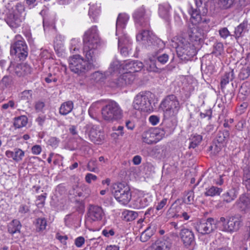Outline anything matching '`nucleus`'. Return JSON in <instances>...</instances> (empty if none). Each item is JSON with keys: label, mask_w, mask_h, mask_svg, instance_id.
<instances>
[{"label": "nucleus", "mask_w": 250, "mask_h": 250, "mask_svg": "<svg viewBox=\"0 0 250 250\" xmlns=\"http://www.w3.org/2000/svg\"><path fill=\"white\" fill-rule=\"evenodd\" d=\"M187 35L174 38L173 42H175L176 52L178 57L183 61H188L195 54V50L193 44L188 41V39L192 43L198 42L204 37L203 31L191 22L188 25Z\"/></svg>", "instance_id": "f257e3e1"}, {"label": "nucleus", "mask_w": 250, "mask_h": 250, "mask_svg": "<svg viewBox=\"0 0 250 250\" xmlns=\"http://www.w3.org/2000/svg\"><path fill=\"white\" fill-rule=\"evenodd\" d=\"M160 107L164 112V117L169 118L176 116L181 108L177 97L173 94L167 96L161 102Z\"/></svg>", "instance_id": "f03ea898"}, {"label": "nucleus", "mask_w": 250, "mask_h": 250, "mask_svg": "<svg viewBox=\"0 0 250 250\" xmlns=\"http://www.w3.org/2000/svg\"><path fill=\"white\" fill-rule=\"evenodd\" d=\"M103 119L109 123L117 122L123 117V111L119 105L114 101H111L104 106L102 110Z\"/></svg>", "instance_id": "7ed1b4c3"}, {"label": "nucleus", "mask_w": 250, "mask_h": 250, "mask_svg": "<svg viewBox=\"0 0 250 250\" xmlns=\"http://www.w3.org/2000/svg\"><path fill=\"white\" fill-rule=\"evenodd\" d=\"M243 221L242 216L239 214L229 216L227 218L221 217L219 220L222 223V230L229 233L238 231L243 226Z\"/></svg>", "instance_id": "20e7f679"}, {"label": "nucleus", "mask_w": 250, "mask_h": 250, "mask_svg": "<svg viewBox=\"0 0 250 250\" xmlns=\"http://www.w3.org/2000/svg\"><path fill=\"white\" fill-rule=\"evenodd\" d=\"M83 48H98L100 45V39L96 26L87 30L83 36Z\"/></svg>", "instance_id": "39448f33"}, {"label": "nucleus", "mask_w": 250, "mask_h": 250, "mask_svg": "<svg viewBox=\"0 0 250 250\" xmlns=\"http://www.w3.org/2000/svg\"><path fill=\"white\" fill-rule=\"evenodd\" d=\"M114 189V196L116 200L123 205H127L132 197L129 186L120 183L115 185Z\"/></svg>", "instance_id": "423d86ee"}, {"label": "nucleus", "mask_w": 250, "mask_h": 250, "mask_svg": "<svg viewBox=\"0 0 250 250\" xmlns=\"http://www.w3.org/2000/svg\"><path fill=\"white\" fill-rule=\"evenodd\" d=\"M165 131L160 128H151L146 130L142 134V140L143 143L151 145L156 144L165 136Z\"/></svg>", "instance_id": "0eeeda50"}, {"label": "nucleus", "mask_w": 250, "mask_h": 250, "mask_svg": "<svg viewBox=\"0 0 250 250\" xmlns=\"http://www.w3.org/2000/svg\"><path fill=\"white\" fill-rule=\"evenodd\" d=\"M70 70L78 74L85 73L89 69L87 61L84 60L80 55H74L69 60Z\"/></svg>", "instance_id": "6e6552de"}, {"label": "nucleus", "mask_w": 250, "mask_h": 250, "mask_svg": "<svg viewBox=\"0 0 250 250\" xmlns=\"http://www.w3.org/2000/svg\"><path fill=\"white\" fill-rule=\"evenodd\" d=\"M188 13L191 16V22L194 23L196 26L201 29L205 33L209 30L208 23L210 21L206 17H201L199 12L196 9H194L191 6L190 9L188 10Z\"/></svg>", "instance_id": "1a4fd4ad"}, {"label": "nucleus", "mask_w": 250, "mask_h": 250, "mask_svg": "<svg viewBox=\"0 0 250 250\" xmlns=\"http://www.w3.org/2000/svg\"><path fill=\"white\" fill-rule=\"evenodd\" d=\"M150 95V93L148 91H142L139 93L133 101V108L138 110L147 111L150 105L149 100Z\"/></svg>", "instance_id": "9d476101"}, {"label": "nucleus", "mask_w": 250, "mask_h": 250, "mask_svg": "<svg viewBox=\"0 0 250 250\" xmlns=\"http://www.w3.org/2000/svg\"><path fill=\"white\" fill-rule=\"evenodd\" d=\"M138 41L144 42L148 44L151 43L155 46L158 45V48H163L165 46L164 42L160 39L157 38L151 31L148 30H143L136 36Z\"/></svg>", "instance_id": "9b49d317"}, {"label": "nucleus", "mask_w": 250, "mask_h": 250, "mask_svg": "<svg viewBox=\"0 0 250 250\" xmlns=\"http://www.w3.org/2000/svg\"><path fill=\"white\" fill-rule=\"evenodd\" d=\"M17 41L11 45L10 53L18 57L20 60H24L28 55L27 47L24 41L19 40L20 36L16 37Z\"/></svg>", "instance_id": "f8f14e48"}, {"label": "nucleus", "mask_w": 250, "mask_h": 250, "mask_svg": "<svg viewBox=\"0 0 250 250\" xmlns=\"http://www.w3.org/2000/svg\"><path fill=\"white\" fill-rule=\"evenodd\" d=\"M195 228L198 232L202 234H209L215 229L216 224L213 218H208L197 222Z\"/></svg>", "instance_id": "ddd939ff"}, {"label": "nucleus", "mask_w": 250, "mask_h": 250, "mask_svg": "<svg viewBox=\"0 0 250 250\" xmlns=\"http://www.w3.org/2000/svg\"><path fill=\"white\" fill-rule=\"evenodd\" d=\"M91 141L96 144H100L104 139V133L97 130V126L91 123L86 124L84 127Z\"/></svg>", "instance_id": "4468645a"}, {"label": "nucleus", "mask_w": 250, "mask_h": 250, "mask_svg": "<svg viewBox=\"0 0 250 250\" xmlns=\"http://www.w3.org/2000/svg\"><path fill=\"white\" fill-rule=\"evenodd\" d=\"M133 17L135 22L140 25L146 27L148 25L149 17L146 14L145 9L143 6L135 11Z\"/></svg>", "instance_id": "2eb2a0df"}, {"label": "nucleus", "mask_w": 250, "mask_h": 250, "mask_svg": "<svg viewBox=\"0 0 250 250\" xmlns=\"http://www.w3.org/2000/svg\"><path fill=\"white\" fill-rule=\"evenodd\" d=\"M88 217L93 221H100L104 215L103 208L98 206L90 205L87 212Z\"/></svg>", "instance_id": "dca6fc26"}, {"label": "nucleus", "mask_w": 250, "mask_h": 250, "mask_svg": "<svg viewBox=\"0 0 250 250\" xmlns=\"http://www.w3.org/2000/svg\"><path fill=\"white\" fill-rule=\"evenodd\" d=\"M5 21L11 28H16L21 25L22 20L20 14L17 13L16 11H10L7 14Z\"/></svg>", "instance_id": "f3484780"}, {"label": "nucleus", "mask_w": 250, "mask_h": 250, "mask_svg": "<svg viewBox=\"0 0 250 250\" xmlns=\"http://www.w3.org/2000/svg\"><path fill=\"white\" fill-rule=\"evenodd\" d=\"M180 237L185 246H190L194 243L195 236L192 230L184 228L180 232Z\"/></svg>", "instance_id": "a211bd4d"}, {"label": "nucleus", "mask_w": 250, "mask_h": 250, "mask_svg": "<svg viewBox=\"0 0 250 250\" xmlns=\"http://www.w3.org/2000/svg\"><path fill=\"white\" fill-rule=\"evenodd\" d=\"M143 66V63L140 61H127L124 65V69L132 74L141 71Z\"/></svg>", "instance_id": "6ab92c4d"}, {"label": "nucleus", "mask_w": 250, "mask_h": 250, "mask_svg": "<svg viewBox=\"0 0 250 250\" xmlns=\"http://www.w3.org/2000/svg\"><path fill=\"white\" fill-rule=\"evenodd\" d=\"M5 155L8 158H12L15 162H19L24 156V152L20 148H15L13 151H6Z\"/></svg>", "instance_id": "aec40b11"}, {"label": "nucleus", "mask_w": 250, "mask_h": 250, "mask_svg": "<svg viewBox=\"0 0 250 250\" xmlns=\"http://www.w3.org/2000/svg\"><path fill=\"white\" fill-rule=\"evenodd\" d=\"M98 48H83V54L89 63L93 64L96 62L98 57Z\"/></svg>", "instance_id": "412c9836"}, {"label": "nucleus", "mask_w": 250, "mask_h": 250, "mask_svg": "<svg viewBox=\"0 0 250 250\" xmlns=\"http://www.w3.org/2000/svg\"><path fill=\"white\" fill-rule=\"evenodd\" d=\"M172 243L168 239H161L157 240L153 245V250H170Z\"/></svg>", "instance_id": "4be33fe9"}, {"label": "nucleus", "mask_w": 250, "mask_h": 250, "mask_svg": "<svg viewBox=\"0 0 250 250\" xmlns=\"http://www.w3.org/2000/svg\"><path fill=\"white\" fill-rule=\"evenodd\" d=\"M129 19V16L125 13L119 14L116 21V35L120 30L125 28L127 22Z\"/></svg>", "instance_id": "5701e85b"}, {"label": "nucleus", "mask_w": 250, "mask_h": 250, "mask_svg": "<svg viewBox=\"0 0 250 250\" xmlns=\"http://www.w3.org/2000/svg\"><path fill=\"white\" fill-rule=\"evenodd\" d=\"M31 71L29 65L26 64H18L14 69V73L16 75L20 77H23L29 73Z\"/></svg>", "instance_id": "b1692460"}, {"label": "nucleus", "mask_w": 250, "mask_h": 250, "mask_svg": "<svg viewBox=\"0 0 250 250\" xmlns=\"http://www.w3.org/2000/svg\"><path fill=\"white\" fill-rule=\"evenodd\" d=\"M21 228V222L17 219H14L7 225L8 232L12 235L20 233Z\"/></svg>", "instance_id": "393cba45"}, {"label": "nucleus", "mask_w": 250, "mask_h": 250, "mask_svg": "<svg viewBox=\"0 0 250 250\" xmlns=\"http://www.w3.org/2000/svg\"><path fill=\"white\" fill-rule=\"evenodd\" d=\"M235 204L241 210H245L250 206V198L245 194L241 195Z\"/></svg>", "instance_id": "a878e982"}, {"label": "nucleus", "mask_w": 250, "mask_h": 250, "mask_svg": "<svg viewBox=\"0 0 250 250\" xmlns=\"http://www.w3.org/2000/svg\"><path fill=\"white\" fill-rule=\"evenodd\" d=\"M229 137V130H224L219 131L216 135V140L219 144L220 146H223L228 142Z\"/></svg>", "instance_id": "bb28decb"}, {"label": "nucleus", "mask_w": 250, "mask_h": 250, "mask_svg": "<svg viewBox=\"0 0 250 250\" xmlns=\"http://www.w3.org/2000/svg\"><path fill=\"white\" fill-rule=\"evenodd\" d=\"M234 78V73L233 70H230L226 72L221 77L220 85L222 89H224L225 86L229 83V81H232Z\"/></svg>", "instance_id": "cd10ccee"}, {"label": "nucleus", "mask_w": 250, "mask_h": 250, "mask_svg": "<svg viewBox=\"0 0 250 250\" xmlns=\"http://www.w3.org/2000/svg\"><path fill=\"white\" fill-rule=\"evenodd\" d=\"M248 25V21L244 20L235 28L234 36L236 40L243 36V32L247 31Z\"/></svg>", "instance_id": "c85d7f7f"}, {"label": "nucleus", "mask_w": 250, "mask_h": 250, "mask_svg": "<svg viewBox=\"0 0 250 250\" xmlns=\"http://www.w3.org/2000/svg\"><path fill=\"white\" fill-rule=\"evenodd\" d=\"M73 103L68 101L62 103L59 109V113L62 115H66L69 113L73 108Z\"/></svg>", "instance_id": "c756f323"}, {"label": "nucleus", "mask_w": 250, "mask_h": 250, "mask_svg": "<svg viewBox=\"0 0 250 250\" xmlns=\"http://www.w3.org/2000/svg\"><path fill=\"white\" fill-rule=\"evenodd\" d=\"M149 203V199L146 197H143L138 198L134 201L133 206L134 208H142L148 206Z\"/></svg>", "instance_id": "7c9ffc66"}, {"label": "nucleus", "mask_w": 250, "mask_h": 250, "mask_svg": "<svg viewBox=\"0 0 250 250\" xmlns=\"http://www.w3.org/2000/svg\"><path fill=\"white\" fill-rule=\"evenodd\" d=\"M189 140L190 143L189 146V148H194L197 147L203 140V137L201 135L197 134V133L192 134L191 135Z\"/></svg>", "instance_id": "2f4dec72"}, {"label": "nucleus", "mask_w": 250, "mask_h": 250, "mask_svg": "<svg viewBox=\"0 0 250 250\" xmlns=\"http://www.w3.org/2000/svg\"><path fill=\"white\" fill-rule=\"evenodd\" d=\"M123 219L125 221L129 222L135 220L138 216V212L129 210H125L122 212Z\"/></svg>", "instance_id": "473e14b6"}, {"label": "nucleus", "mask_w": 250, "mask_h": 250, "mask_svg": "<svg viewBox=\"0 0 250 250\" xmlns=\"http://www.w3.org/2000/svg\"><path fill=\"white\" fill-rule=\"evenodd\" d=\"M169 5H160L159 8V14L161 17L168 21L169 17Z\"/></svg>", "instance_id": "72a5a7b5"}, {"label": "nucleus", "mask_w": 250, "mask_h": 250, "mask_svg": "<svg viewBox=\"0 0 250 250\" xmlns=\"http://www.w3.org/2000/svg\"><path fill=\"white\" fill-rule=\"evenodd\" d=\"M27 121L28 119L25 116H21L15 118L14 125L16 128H21L26 125Z\"/></svg>", "instance_id": "f704fd0d"}, {"label": "nucleus", "mask_w": 250, "mask_h": 250, "mask_svg": "<svg viewBox=\"0 0 250 250\" xmlns=\"http://www.w3.org/2000/svg\"><path fill=\"white\" fill-rule=\"evenodd\" d=\"M250 76V64L244 66L239 73L238 77L240 80H244Z\"/></svg>", "instance_id": "c9c22d12"}, {"label": "nucleus", "mask_w": 250, "mask_h": 250, "mask_svg": "<svg viewBox=\"0 0 250 250\" xmlns=\"http://www.w3.org/2000/svg\"><path fill=\"white\" fill-rule=\"evenodd\" d=\"M154 233V230L151 229L150 227L147 228L142 233L140 236V240L143 242L147 241L153 235Z\"/></svg>", "instance_id": "e433bc0d"}, {"label": "nucleus", "mask_w": 250, "mask_h": 250, "mask_svg": "<svg viewBox=\"0 0 250 250\" xmlns=\"http://www.w3.org/2000/svg\"><path fill=\"white\" fill-rule=\"evenodd\" d=\"M222 189L216 187L212 186L206 189L205 195L207 196H214L219 195L222 192Z\"/></svg>", "instance_id": "4c0bfd02"}, {"label": "nucleus", "mask_w": 250, "mask_h": 250, "mask_svg": "<svg viewBox=\"0 0 250 250\" xmlns=\"http://www.w3.org/2000/svg\"><path fill=\"white\" fill-rule=\"evenodd\" d=\"M35 226L38 231L45 229L47 225V221L44 218H39L36 220Z\"/></svg>", "instance_id": "58836bf2"}, {"label": "nucleus", "mask_w": 250, "mask_h": 250, "mask_svg": "<svg viewBox=\"0 0 250 250\" xmlns=\"http://www.w3.org/2000/svg\"><path fill=\"white\" fill-rule=\"evenodd\" d=\"M195 3V6L196 8L193 7V6H192V7L194 9H196L197 10H198L199 12V14H201V12H202V14L203 15H206L208 12V9L205 7H203L202 5L203 2H204L205 0H194ZM191 5L190 6V8L191 7Z\"/></svg>", "instance_id": "ea45409f"}, {"label": "nucleus", "mask_w": 250, "mask_h": 250, "mask_svg": "<svg viewBox=\"0 0 250 250\" xmlns=\"http://www.w3.org/2000/svg\"><path fill=\"white\" fill-rule=\"evenodd\" d=\"M236 196L237 195L233 190H230L223 195L224 201L227 203H229L234 200Z\"/></svg>", "instance_id": "a19ab883"}, {"label": "nucleus", "mask_w": 250, "mask_h": 250, "mask_svg": "<svg viewBox=\"0 0 250 250\" xmlns=\"http://www.w3.org/2000/svg\"><path fill=\"white\" fill-rule=\"evenodd\" d=\"M32 98V90H24L21 93V100L29 103Z\"/></svg>", "instance_id": "79ce46f5"}, {"label": "nucleus", "mask_w": 250, "mask_h": 250, "mask_svg": "<svg viewBox=\"0 0 250 250\" xmlns=\"http://www.w3.org/2000/svg\"><path fill=\"white\" fill-rule=\"evenodd\" d=\"M87 169L91 172H96L98 171L97 163L96 159L90 160L87 165Z\"/></svg>", "instance_id": "37998d69"}, {"label": "nucleus", "mask_w": 250, "mask_h": 250, "mask_svg": "<svg viewBox=\"0 0 250 250\" xmlns=\"http://www.w3.org/2000/svg\"><path fill=\"white\" fill-rule=\"evenodd\" d=\"M122 75L124 79L123 81H124V83L125 85L131 83L134 80V75L129 72L125 73Z\"/></svg>", "instance_id": "c03bdc74"}, {"label": "nucleus", "mask_w": 250, "mask_h": 250, "mask_svg": "<svg viewBox=\"0 0 250 250\" xmlns=\"http://www.w3.org/2000/svg\"><path fill=\"white\" fill-rule=\"evenodd\" d=\"M233 0H218V4L222 9L229 8L233 4Z\"/></svg>", "instance_id": "a18cd8bd"}, {"label": "nucleus", "mask_w": 250, "mask_h": 250, "mask_svg": "<svg viewBox=\"0 0 250 250\" xmlns=\"http://www.w3.org/2000/svg\"><path fill=\"white\" fill-rule=\"evenodd\" d=\"M154 57L156 58L158 62L162 64L166 63L169 58L168 55L166 53L158 55V53H157Z\"/></svg>", "instance_id": "49530a36"}, {"label": "nucleus", "mask_w": 250, "mask_h": 250, "mask_svg": "<svg viewBox=\"0 0 250 250\" xmlns=\"http://www.w3.org/2000/svg\"><path fill=\"white\" fill-rule=\"evenodd\" d=\"M120 67V64L118 61H116L113 62L110 65L108 69L109 72L112 74L113 73L118 72Z\"/></svg>", "instance_id": "de8ad7c7"}, {"label": "nucleus", "mask_w": 250, "mask_h": 250, "mask_svg": "<svg viewBox=\"0 0 250 250\" xmlns=\"http://www.w3.org/2000/svg\"><path fill=\"white\" fill-rule=\"evenodd\" d=\"M150 63L147 67V70L148 71L159 73L161 70L158 68L156 65L155 62L152 59H150Z\"/></svg>", "instance_id": "09e8293b"}, {"label": "nucleus", "mask_w": 250, "mask_h": 250, "mask_svg": "<svg viewBox=\"0 0 250 250\" xmlns=\"http://www.w3.org/2000/svg\"><path fill=\"white\" fill-rule=\"evenodd\" d=\"M92 79L96 83H99L103 81L105 79V75L99 71L95 72L92 75Z\"/></svg>", "instance_id": "8fccbe9b"}, {"label": "nucleus", "mask_w": 250, "mask_h": 250, "mask_svg": "<svg viewBox=\"0 0 250 250\" xmlns=\"http://www.w3.org/2000/svg\"><path fill=\"white\" fill-rule=\"evenodd\" d=\"M100 6H98L96 4L90 5L89 10V14L90 15L96 16L100 11Z\"/></svg>", "instance_id": "3c124183"}, {"label": "nucleus", "mask_w": 250, "mask_h": 250, "mask_svg": "<svg viewBox=\"0 0 250 250\" xmlns=\"http://www.w3.org/2000/svg\"><path fill=\"white\" fill-rule=\"evenodd\" d=\"M187 198L184 199V202L188 204H191L193 201L194 194L192 191H189L186 195Z\"/></svg>", "instance_id": "603ef678"}, {"label": "nucleus", "mask_w": 250, "mask_h": 250, "mask_svg": "<svg viewBox=\"0 0 250 250\" xmlns=\"http://www.w3.org/2000/svg\"><path fill=\"white\" fill-rule=\"evenodd\" d=\"M2 83L5 86L8 87L10 86L12 84V78L8 76H5L3 77L1 80Z\"/></svg>", "instance_id": "864d4df0"}, {"label": "nucleus", "mask_w": 250, "mask_h": 250, "mask_svg": "<svg viewBox=\"0 0 250 250\" xmlns=\"http://www.w3.org/2000/svg\"><path fill=\"white\" fill-rule=\"evenodd\" d=\"M219 33L221 37L224 39L230 35V33L226 27L221 28L219 30Z\"/></svg>", "instance_id": "5fc2aeb1"}, {"label": "nucleus", "mask_w": 250, "mask_h": 250, "mask_svg": "<svg viewBox=\"0 0 250 250\" xmlns=\"http://www.w3.org/2000/svg\"><path fill=\"white\" fill-rule=\"evenodd\" d=\"M214 49L216 53H217L219 55L221 54V53L224 50L223 44L221 42L216 43L214 45Z\"/></svg>", "instance_id": "6e6d98bb"}, {"label": "nucleus", "mask_w": 250, "mask_h": 250, "mask_svg": "<svg viewBox=\"0 0 250 250\" xmlns=\"http://www.w3.org/2000/svg\"><path fill=\"white\" fill-rule=\"evenodd\" d=\"M97 179V176L90 173L86 174L85 177V180L88 184H90L92 181H95Z\"/></svg>", "instance_id": "4d7b16f0"}, {"label": "nucleus", "mask_w": 250, "mask_h": 250, "mask_svg": "<svg viewBox=\"0 0 250 250\" xmlns=\"http://www.w3.org/2000/svg\"><path fill=\"white\" fill-rule=\"evenodd\" d=\"M84 242V238L82 236H80L75 239V244L78 248H80L83 245Z\"/></svg>", "instance_id": "13d9d810"}, {"label": "nucleus", "mask_w": 250, "mask_h": 250, "mask_svg": "<svg viewBox=\"0 0 250 250\" xmlns=\"http://www.w3.org/2000/svg\"><path fill=\"white\" fill-rule=\"evenodd\" d=\"M250 180V167H246L244 169L243 181Z\"/></svg>", "instance_id": "bf43d9fd"}, {"label": "nucleus", "mask_w": 250, "mask_h": 250, "mask_svg": "<svg viewBox=\"0 0 250 250\" xmlns=\"http://www.w3.org/2000/svg\"><path fill=\"white\" fill-rule=\"evenodd\" d=\"M159 118L155 115H151L149 118V122L153 125H157L159 122Z\"/></svg>", "instance_id": "052dcab7"}, {"label": "nucleus", "mask_w": 250, "mask_h": 250, "mask_svg": "<svg viewBox=\"0 0 250 250\" xmlns=\"http://www.w3.org/2000/svg\"><path fill=\"white\" fill-rule=\"evenodd\" d=\"M102 234L104 236L106 237H109L110 236H113L115 234V232L113 229H111L109 230L107 229H104L102 231Z\"/></svg>", "instance_id": "680f3d73"}, {"label": "nucleus", "mask_w": 250, "mask_h": 250, "mask_svg": "<svg viewBox=\"0 0 250 250\" xmlns=\"http://www.w3.org/2000/svg\"><path fill=\"white\" fill-rule=\"evenodd\" d=\"M173 217H175L176 218L183 217L185 220H188L189 219L190 215H189L187 212H183L181 215L180 214H175L173 216Z\"/></svg>", "instance_id": "e2e57ef3"}, {"label": "nucleus", "mask_w": 250, "mask_h": 250, "mask_svg": "<svg viewBox=\"0 0 250 250\" xmlns=\"http://www.w3.org/2000/svg\"><path fill=\"white\" fill-rule=\"evenodd\" d=\"M31 151L33 154L38 155L41 152L42 148L39 145H35L32 147Z\"/></svg>", "instance_id": "0e129e2a"}, {"label": "nucleus", "mask_w": 250, "mask_h": 250, "mask_svg": "<svg viewBox=\"0 0 250 250\" xmlns=\"http://www.w3.org/2000/svg\"><path fill=\"white\" fill-rule=\"evenodd\" d=\"M167 199L164 198L162 200H161L156 206V208L157 210H159L162 209L167 204Z\"/></svg>", "instance_id": "69168bd1"}, {"label": "nucleus", "mask_w": 250, "mask_h": 250, "mask_svg": "<svg viewBox=\"0 0 250 250\" xmlns=\"http://www.w3.org/2000/svg\"><path fill=\"white\" fill-rule=\"evenodd\" d=\"M15 103L13 101L10 100L7 103H5L2 105V108L3 109H7L9 107H11V108H13L14 107Z\"/></svg>", "instance_id": "338daca9"}, {"label": "nucleus", "mask_w": 250, "mask_h": 250, "mask_svg": "<svg viewBox=\"0 0 250 250\" xmlns=\"http://www.w3.org/2000/svg\"><path fill=\"white\" fill-rule=\"evenodd\" d=\"M24 10V6L21 3H18L16 5L15 9L13 10L12 11H16V12L21 15L23 11Z\"/></svg>", "instance_id": "774afa93"}]
</instances>
